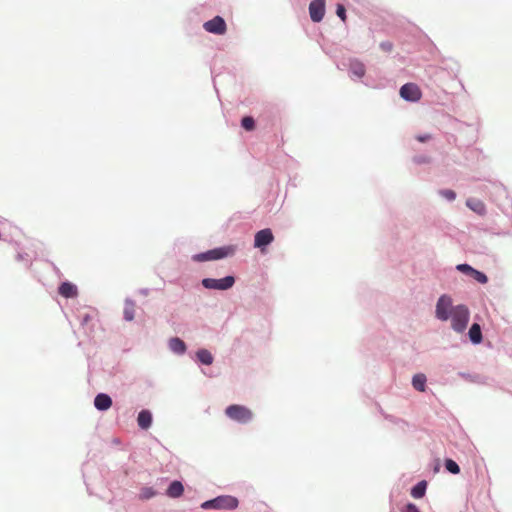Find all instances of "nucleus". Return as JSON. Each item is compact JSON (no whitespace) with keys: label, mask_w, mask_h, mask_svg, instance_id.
<instances>
[{"label":"nucleus","mask_w":512,"mask_h":512,"mask_svg":"<svg viewBox=\"0 0 512 512\" xmlns=\"http://www.w3.org/2000/svg\"><path fill=\"white\" fill-rule=\"evenodd\" d=\"M435 315L441 321L451 320V327L455 332H463L469 322L470 312L466 305H452V298L446 294L441 295L436 304Z\"/></svg>","instance_id":"f257e3e1"},{"label":"nucleus","mask_w":512,"mask_h":512,"mask_svg":"<svg viewBox=\"0 0 512 512\" xmlns=\"http://www.w3.org/2000/svg\"><path fill=\"white\" fill-rule=\"evenodd\" d=\"M238 506L237 498L229 495L219 496L213 500L206 501L202 504L204 509H235Z\"/></svg>","instance_id":"f03ea898"},{"label":"nucleus","mask_w":512,"mask_h":512,"mask_svg":"<svg viewBox=\"0 0 512 512\" xmlns=\"http://www.w3.org/2000/svg\"><path fill=\"white\" fill-rule=\"evenodd\" d=\"M234 249L232 247H220L209 250L204 253H199L193 256V260L197 262L218 260L233 254Z\"/></svg>","instance_id":"7ed1b4c3"},{"label":"nucleus","mask_w":512,"mask_h":512,"mask_svg":"<svg viewBox=\"0 0 512 512\" xmlns=\"http://www.w3.org/2000/svg\"><path fill=\"white\" fill-rule=\"evenodd\" d=\"M235 283L233 276H226L222 279L205 278L202 280V285L207 289L227 290Z\"/></svg>","instance_id":"20e7f679"},{"label":"nucleus","mask_w":512,"mask_h":512,"mask_svg":"<svg viewBox=\"0 0 512 512\" xmlns=\"http://www.w3.org/2000/svg\"><path fill=\"white\" fill-rule=\"evenodd\" d=\"M400 96L407 101L416 102L421 99L422 93L416 84L406 83L400 88Z\"/></svg>","instance_id":"39448f33"},{"label":"nucleus","mask_w":512,"mask_h":512,"mask_svg":"<svg viewBox=\"0 0 512 512\" xmlns=\"http://www.w3.org/2000/svg\"><path fill=\"white\" fill-rule=\"evenodd\" d=\"M203 27L207 32L216 35H223L227 29L226 23L221 16H215L213 19L205 22Z\"/></svg>","instance_id":"423d86ee"},{"label":"nucleus","mask_w":512,"mask_h":512,"mask_svg":"<svg viewBox=\"0 0 512 512\" xmlns=\"http://www.w3.org/2000/svg\"><path fill=\"white\" fill-rule=\"evenodd\" d=\"M309 14L313 22H320L325 15V0H313L309 4Z\"/></svg>","instance_id":"0eeeda50"},{"label":"nucleus","mask_w":512,"mask_h":512,"mask_svg":"<svg viewBox=\"0 0 512 512\" xmlns=\"http://www.w3.org/2000/svg\"><path fill=\"white\" fill-rule=\"evenodd\" d=\"M273 240L274 236L271 229H262L255 234L254 246L263 250V248L269 245Z\"/></svg>","instance_id":"6e6552de"},{"label":"nucleus","mask_w":512,"mask_h":512,"mask_svg":"<svg viewBox=\"0 0 512 512\" xmlns=\"http://www.w3.org/2000/svg\"><path fill=\"white\" fill-rule=\"evenodd\" d=\"M58 292L65 298H74L78 295L77 287L70 282H63L59 286Z\"/></svg>","instance_id":"1a4fd4ad"},{"label":"nucleus","mask_w":512,"mask_h":512,"mask_svg":"<svg viewBox=\"0 0 512 512\" xmlns=\"http://www.w3.org/2000/svg\"><path fill=\"white\" fill-rule=\"evenodd\" d=\"M94 405L98 410L105 411L112 405L111 397L104 393L98 394L95 397Z\"/></svg>","instance_id":"9d476101"},{"label":"nucleus","mask_w":512,"mask_h":512,"mask_svg":"<svg viewBox=\"0 0 512 512\" xmlns=\"http://www.w3.org/2000/svg\"><path fill=\"white\" fill-rule=\"evenodd\" d=\"M225 412L226 416H251V411L241 405H231Z\"/></svg>","instance_id":"9b49d317"},{"label":"nucleus","mask_w":512,"mask_h":512,"mask_svg":"<svg viewBox=\"0 0 512 512\" xmlns=\"http://www.w3.org/2000/svg\"><path fill=\"white\" fill-rule=\"evenodd\" d=\"M184 492V487L180 481H173L168 489H167V495L171 498H177L180 497Z\"/></svg>","instance_id":"f8f14e48"},{"label":"nucleus","mask_w":512,"mask_h":512,"mask_svg":"<svg viewBox=\"0 0 512 512\" xmlns=\"http://www.w3.org/2000/svg\"><path fill=\"white\" fill-rule=\"evenodd\" d=\"M466 205L479 215H484L486 212L485 204L478 199H468Z\"/></svg>","instance_id":"ddd939ff"},{"label":"nucleus","mask_w":512,"mask_h":512,"mask_svg":"<svg viewBox=\"0 0 512 512\" xmlns=\"http://www.w3.org/2000/svg\"><path fill=\"white\" fill-rule=\"evenodd\" d=\"M469 338L472 343L479 344L482 342V332L479 324L474 323L469 329Z\"/></svg>","instance_id":"4468645a"},{"label":"nucleus","mask_w":512,"mask_h":512,"mask_svg":"<svg viewBox=\"0 0 512 512\" xmlns=\"http://www.w3.org/2000/svg\"><path fill=\"white\" fill-rule=\"evenodd\" d=\"M426 381V376L422 373H419L413 376L412 385L417 391L424 392L426 388Z\"/></svg>","instance_id":"2eb2a0df"},{"label":"nucleus","mask_w":512,"mask_h":512,"mask_svg":"<svg viewBox=\"0 0 512 512\" xmlns=\"http://www.w3.org/2000/svg\"><path fill=\"white\" fill-rule=\"evenodd\" d=\"M169 347L170 349L178 354H182L186 350L185 343L178 337L171 338L169 341Z\"/></svg>","instance_id":"dca6fc26"},{"label":"nucleus","mask_w":512,"mask_h":512,"mask_svg":"<svg viewBox=\"0 0 512 512\" xmlns=\"http://www.w3.org/2000/svg\"><path fill=\"white\" fill-rule=\"evenodd\" d=\"M427 488V482L426 481H420L417 483L411 490V496L413 498L419 499L422 498L425 495Z\"/></svg>","instance_id":"f3484780"},{"label":"nucleus","mask_w":512,"mask_h":512,"mask_svg":"<svg viewBox=\"0 0 512 512\" xmlns=\"http://www.w3.org/2000/svg\"><path fill=\"white\" fill-rule=\"evenodd\" d=\"M350 71L355 76L361 78L365 75L366 69L362 62L355 60L350 63Z\"/></svg>","instance_id":"a211bd4d"},{"label":"nucleus","mask_w":512,"mask_h":512,"mask_svg":"<svg viewBox=\"0 0 512 512\" xmlns=\"http://www.w3.org/2000/svg\"><path fill=\"white\" fill-rule=\"evenodd\" d=\"M124 318L127 321H132L135 316V303L133 301H126L124 310H123Z\"/></svg>","instance_id":"6ab92c4d"},{"label":"nucleus","mask_w":512,"mask_h":512,"mask_svg":"<svg viewBox=\"0 0 512 512\" xmlns=\"http://www.w3.org/2000/svg\"><path fill=\"white\" fill-rule=\"evenodd\" d=\"M197 358L202 364L205 365H210L213 362L212 354L206 349H200L197 352Z\"/></svg>","instance_id":"aec40b11"},{"label":"nucleus","mask_w":512,"mask_h":512,"mask_svg":"<svg viewBox=\"0 0 512 512\" xmlns=\"http://www.w3.org/2000/svg\"><path fill=\"white\" fill-rule=\"evenodd\" d=\"M241 125L245 130L252 131L255 128V121L252 117L245 116L242 118Z\"/></svg>","instance_id":"412c9836"},{"label":"nucleus","mask_w":512,"mask_h":512,"mask_svg":"<svg viewBox=\"0 0 512 512\" xmlns=\"http://www.w3.org/2000/svg\"><path fill=\"white\" fill-rule=\"evenodd\" d=\"M445 467L452 474H458L460 472L459 465L452 459L445 461Z\"/></svg>","instance_id":"4be33fe9"},{"label":"nucleus","mask_w":512,"mask_h":512,"mask_svg":"<svg viewBox=\"0 0 512 512\" xmlns=\"http://www.w3.org/2000/svg\"><path fill=\"white\" fill-rule=\"evenodd\" d=\"M470 276H472L477 282L481 284H485L488 281L487 276L483 272L476 269H474Z\"/></svg>","instance_id":"5701e85b"},{"label":"nucleus","mask_w":512,"mask_h":512,"mask_svg":"<svg viewBox=\"0 0 512 512\" xmlns=\"http://www.w3.org/2000/svg\"><path fill=\"white\" fill-rule=\"evenodd\" d=\"M141 429H148L152 424V418H137Z\"/></svg>","instance_id":"b1692460"},{"label":"nucleus","mask_w":512,"mask_h":512,"mask_svg":"<svg viewBox=\"0 0 512 512\" xmlns=\"http://www.w3.org/2000/svg\"><path fill=\"white\" fill-rule=\"evenodd\" d=\"M456 268H457V270H459L463 273L469 274V275H471V273L474 271V268L468 264H459V265H457Z\"/></svg>","instance_id":"393cba45"},{"label":"nucleus","mask_w":512,"mask_h":512,"mask_svg":"<svg viewBox=\"0 0 512 512\" xmlns=\"http://www.w3.org/2000/svg\"><path fill=\"white\" fill-rule=\"evenodd\" d=\"M336 14L342 21L346 20V9L342 4L337 5Z\"/></svg>","instance_id":"a878e982"},{"label":"nucleus","mask_w":512,"mask_h":512,"mask_svg":"<svg viewBox=\"0 0 512 512\" xmlns=\"http://www.w3.org/2000/svg\"><path fill=\"white\" fill-rule=\"evenodd\" d=\"M440 193L442 196H444L448 200H454L456 197V194L453 190H449V189L442 190Z\"/></svg>","instance_id":"bb28decb"},{"label":"nucleus","mask_w":512,"mask_h":512,"mask_svg":"<svg viewBox=\"0 0 512 512\" xmlns=\"http://www.w3.org/2000/svg\"><path fill=\"white\" fill-rule=\"evenodd\" d=\"M154 491L151 488H145L142 490L141 498L142 499H149L154 496Z\"/></svg>","instance_id":"cd10ccee"},{"label":"nucleus","mask_w":512,"mask_h":512,"mask_svg":"<svg viewBox=\"0 0 512 512\" xmlns=\"http://www.w3.org/2000/svg\"><path fill=\"white\" fill-rule=\"evenodd\" d=\"M380 48L384 51V52H391L392 49H393V44L389 41H385V42H382L380 44Z\"/></svg>","instance_id":"c85d7f7f"},{"label":"nucleus","mask_w":512,"mask_h":512,"mask_svg":"<svg viewBox=\"0 0 512 512\" xmlns=\"http://www.w3.org/2000/svg\"><path fill=\"white\" fill-rule=\"evenodd\" d=\"M405 512H420L419 509L417 508L416 505L412 504V503H409L407 506H406V510Z\"/></svg>","instance_id":"c756f323"},{"label":"nucleus","mask_w":512,"mask_h":512,"mask_svg":"<svg viewBox=\"0 0 512 512\" xmlns=\"http://www.w3.org/2000/svg\"><path fill=\"white\" fill-rule=\"evenodd\" d=\"M416 139L419 141V142H426L428 140L431 139V135L430 134H424V135H418L416 137Z\"/></svg>","instance_id":"7c9ffc66"},{"label":"nucleus","mask_w":512,"mask_h":512,"mask_svg":"<svg viewBox=\"0 0 512 512\" xmlns=\"http://www.w3.org/2000/svg\"><path fill=\"white\" fill-rule=\"evenodd\" d=\"M91 316L89 314H85L82 316V325L88 324V322L91 320Z\"/></svg>","instance_id":"2f4dec72"},{"label":"nucleus","mask_w":512,"mask_h":512,"mask_svg":"<svg viewBox=\"0 0 512 512\" xmlns=\"http://www.w3.org/2000/svg\"><path fill=\"white\" fill-rule=\"evenodd\" d=\"M138 416L144 417V416H151V413L148 410H142Z\"/></svg>","instance_id":"473e14b6"}]
</instances>
